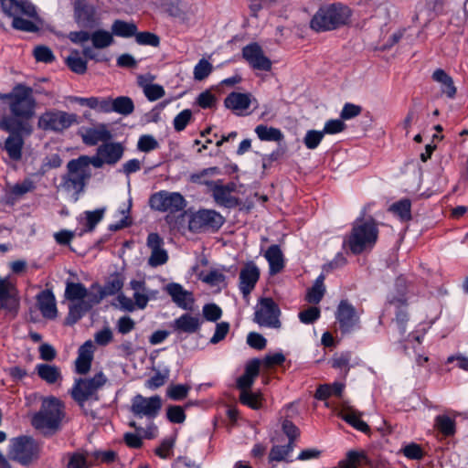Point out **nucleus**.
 Segmentation results:
<instances>
[{
	"instance_id": "nucleus-1",
	"label": "nucleus",
	"mask_w": 468,
	"mask_h": 468,
	"mask_svg": "<svg viewBox=\"0 0 468 468\" xmlns=\"http://www.w3.org/2000/svg\"><path fill=\"white\" fill-rule=\"evenodd\" d=\"M1 100H7L11 116L0 120V128L5 132L15 133L25 130V122L34 117L36 100L33 89L23 84L16 85L7 94L0 95Z\"/></svg>"
},
{
	"instance_id": "nucleus-2",
	"label": "nucleus",
	"mask_w": 468,
	"mask_h": 468,
	"mask_svg": "<svg viewBox=\"0 0 468 468\" xmlns=\"http://www.w3.org/2000/svg\"><path fill=\"white\" fill-rule=\"evenodd\" d=\"M64 418V403L48 396L42 399L40 409L31 418V425L44 435H53L60 429Z\"/></svg>"
},
{
	"instance_id": "nucleus-3",
	"label": "nucleus",
	"mask_w": 468,
	"mask_h": 468,
	"mask_svg": "<svg viewBox=\"0 0 468 468\" xmlns=\"http://www.w3.org/2000/svg\"><path fill=\"white\" fill-rule=\"evenodd\" d=\"M378 236V226L373 218H358L353 224L346 242L354 254H359L367 249H371L375 245Z\"/></svg>"
},
{
	"instance_id": "nucleus-4",
	"label": "nucleus",
	"mask_w": 468,
	"mask_h": 468,
	"mask_svg": "<svg viewBox=\"0 0 468 468\" xmlns=\"http://www.w3.org/2000/svg\"><path fill=\"white\" fill-rule=\"evenodd\" d=\"M350 10L341 4H332L319 8L311 20V27L317 32L330 31L346 25Z\"/></svg>"
},
{
	"instance_id": "nucleus-5",
	"label": "nucleus",
	"mask_w": 468,
	"mask_h": 468,
	"mask_svg": "<svg viewBox=\"0 0 468 468\" xmlns=\"http://www.w3.org/2000/svg\"><path fill=\"white\" fill-rule=\"evenodd\" d=\"M5 14L13 17L12 27L15 29L34 32L37 26L30 20L37 16L36 7L26 0H0Z\"/></svg>"
},
{
	"instance_id": "nucleus-6",
	"label": "nucleus",
	"mask_w": 468,
	"mask_h": 468,
	"mask_svg": "<svg viewBox=\"0 0 468 468\" xmlns=\"http://www.w3.org/2000/svg\"><path fill=\"white\" fill-rule=\"evenodd\" d=\"M163 406L159 396L144 397L141 394L135 395L132 399L131 412L137 419H145L148 422L145 431L146 438H154L157 433V428L153 420L159 415Z\"/></svg>"
},
{
	"instance_id": "nucleus-7",
	"label": "nucleus",
	"mask_w": 468,
	"mask_h": 468,
	"mask_svg": "<svg viewBox=\"0 0 468 468\" xmlns=\"http://www.w3.org/2000/svg\"><path fill=\"white\" fill-rule=\"evenodd\" d=\"M39 452V443L30 436H20L10 441L8 457L22 465H28L36 461Z\"/></svg>"
},
{
	"instance_id": "nucleus-8",
	"label": "nucleus",
	"mask_w": 468,
	"mask_h": 468,
	"mask_svg": "<svg viewBox=\"0 0 468 468\" xmlns=\"http://www.w3.org/2000/svg\"><path fill=\"white\" fill-rule=\"evenodd\" d=\"M108 383V378L102 372H99L92 378H80L76 380L71 395L80 405L89 400H98V392Z\"/></svg>"
},
{
	"instance_id": "nucleus-9",
	"label": "nucleus",
	"mask_w": 468,
	"mask_h": 468,
	"mask_svg": "<svg viewBox=\"0 0 468 468\" xmlns=\"http://www.w3.org/2000/svg\"><path fill=\"white\" fill-rule=\"evenodd\" d=\"M77 122V115L60 110H48L43 112L37 122L39 129L61 133Z\"/></svg>"
},
{
	"instance_id": "nucleus-10",
	"label": "nucleus",
	"mask_w": 468,
	"mask_h": 468,
	"mask_svg": "<svg viewBox=\"0 0 468 468\" xmlns=\"http://www.w3.org/2000/svg\"><path fill=\"white\" fill-rule=\"evenodd\" d=\"M149 205L154 210L176 214L185 209L186 201L178 192L162 190L150 197Z\"/></svg>"
},
{
	"instance_id": "nucleus-11",
	"label": "nucleus",
	"mask_w": 468,
	"mask_h": 468,
	"mask_svg": "<svg viewBox=\"0 0 468 468\" xmlns=\"http://www.w3.org/2000/svg\"><path fill=\"white\" fill-rule=\"evenodd\" d=\"M225 219L222 215L213 209H199L191 214L188 221V229L193 232L207 230L216 231L221 228Z\"/></svg>"
},
{
	"instance_id": "nucleus-12",
	"label": "nucleus",
	"mask_w": 468,
	"mask_h": 468,
	"mask_svg": "<svg viewBox=\"0 0 468 468\" xmlns=\"http://www.w3.org/2000/svg\"><path fill=\"white\" fill-rule=\"evenodd\" d=\"M84 159H72L68 163L69 175L64 178V187L76 193L82 191L86 181L90 177V169L82 164Z\"/></svg>"
},
{
	"instance_id": "nucleus-13",
	"label": "nucleus",
	"mask_w": 468,
	"mask_h": 468,
	"mask_svg": "<svg viewBox=\"0 0 468 468\" xmlns=\"http://www.w3.org/2000/svg\"><path fill=\"white\" fill-rule=\"evenodd\" d=\"M280 309L271 298H262L256 306L254 321L261 326L280 328Z\"/></svg>"
},
{
	"instance_id": "nucleus-14",
	"label": "nucleus",
	"mask_w": 468,
	"mask_h": 468,
	"mask_svg": "<svg viewBox=\"0 0 468 468\" xmlns=\"http://www.w3.org/2000/svg\"><path fill=\"white\" fill-rule=\"evenodd\" d=\"M224 105L235 114L244 116L248 114L250 106H253V109L258 108L259 102L251 93L233 91L225 98Z\"/></svg>"
},
{
	"instance_id": "nucleus-15",
	"label": "nucleus",
	"mask_w": 468,
	"mask_h": 468,
	"mask_svg": "<svg viewBox=\"0 0 468 468\" xmlns=\"http://www.w3.org/2000/svg\"><path fill=\"white\" fill-rule=\"evenodd\" d=\"M242 57L249 65L257 70L269 71L271 69V61L264 55L261 46L251 43L242 48Z\"/></svg>"
},
{
	"instance_id": "nucleus-16",
	"label": "nucleus",
	"mask_w": 468,
	"mask_h": 468,
	"mask_svg": "<svg viewBox=\"0 0 468 468\" xmlns=\"http://www.w3.org/2000/svg\"><path fill=\"white\" fill-rule=\"evenodd\" d=\"M335 317L344 333L351 332L359 323V314L356 308L346 300L341 301L338 304Z\"/></svg>"
},
{
	"instance_id": "nucleus-17",
	"label": "nucleus",
	"mask_w": 468,
	"mask_h": 468,
	"mask_svg": "<svg viewBox=\"0 0 468 468\" xmlns=\"http://www.w3.org/2000/svg\"><path fill=\"white\" fill-rule=\"evenodd\" d=\"M129 286L133 292V298L138 309L144 310L149 301L157 299L158 291L149 289L144 279L132 280Z\"/></svg>"
},
{
	"instance_id": "nucleus-18",
	"label": "nucleus",
	"mask_w": 468,
	"mask_h": 468,
	"mask_svg": "<svg viewBox=\"0 0 468 468\" xmlns=\"http://www.w3.org/2000/svg\"><path fill=\"white\" fill-rule=\"evenodd\" d=\"M74 19L82 27H91L96 21V9L87 0H75Z\"/></svg>"
},
{
	"instance_id": "nucleus-19",
	"label": "nucleus",
	"mask_w": 468,
	"mask_h": 468,
	"mask_svg": "<svg viewBox=\"0 0 468 468\" xmlns=\"http://www.w3.org/2000/svg\"><path fill=\"white\" fill-rule=\"evenodd\" d=\"M164 240L157 233H150L147 237V246L151 250V255L148 259V264L152 267H157L165 264L168 261V254L163 249Z\"/></svg>"
},
{
	"instance_id": "nucleus-20",
	"label": "nucleus",
	"mask_w": 468,
	"mask_h": 468,
	"mask_svg": "<svg viewBox=\"0 0 468 468\" xmlns=\"http://www.w3.org/2000/svg\"><path fill=\"white\" fill-rule=\"evenodd\" d=\"M209 190L212 192L213 198L218 205L230 207L237 204L236 198L231 195L236 190L235 183L222 185L221 181L218 180L212 184Z\"/></svg>"
},
{
	"instance_id": "nucleus-21",
	"label": "nucleus",
	"mask_w": 468,
	"mask_h": 468,
	"mask_svg": "<svg viewBox=\"0 0 468 468\" xmlns=\"http://www.w3.org/2000/svg\"><path fill=\"white\" fill-rule=\"evenodd\" d=\"M260 278V269L252 261L248 262L239 272V290L244 297L249 296Z\"/></svg>"
},
{
	"instance_id": "nucleus-22",
	"label": "nucleus",
	"mask_w": 468,
	"mask_h": 468,
	"mask_svg": "<svg viewBox=\"0 0 468 468\" xmlns=\"http://www.w3.org/2000/svg\"><path fill=\"white\" fill-rule=\"evenodd\" d=\"M18 303L16 289L10 277H0V308L13 311Z\"/></svg>"
},
{
	"instance_id": "nucleus-23",
	"label": "nucleus",
	"mask_w": 468,
	"mask_h": 468,
	"mask_svg": "<svg viewBox=\"0 0 468 468\" xmlns=\"http://www.w3.org/2000/svg\"><path fill=\"white\" fill-rule=\"evenodd\" d=\"M173 302L180 308L187 311L193 309L195 299L193 293L184 289L179 283H169L165 288Z\"/></svg>"
},
{
	"instance_id": "nucleus-24",
	"label": "nucleus",
	"mask_w": 468,
	"mask_h": 468,
	"mask_svg": "<svg viewBox=\"0 0 468 468\" xmlns=\"http://www.w3.org/2000/svg\"><path fill=\"white\" fill-rule=\"evenodd\" d=\"M361 415L362 414L359 411L349 406L346 402H342L338 411V416L356 430L362 432H367L369 431V427L360 419Z\"/></svg>"
},
{
	"instance_id": "nucleus-25",
	"label": "nucleus",
	"mask_w": 468,
	"mask_h": 468,
	"mask_svg": "<svg viewBox=\"0 0 468 468\" xmlns=\"http://www.w3.org/2000/svg\"><path fill=\"white\" fill-rule=\"evenodd\" d=\"M38 309L47 319H55L58 314L56 299L53 292L49 290L40 292L37 296Z\"/></svg>"
},
{
	"instance_id": "nucleus-26",
	"label": "nucleus",
	"mask_w": 468,
	"mask_h": 468,
	"mask_svg": "<svg viewBox=\"0 0 468 468\" xmlns=\"http://www.w3.org/2000/svg\"><path fill=\"white\" fill-rule=\"evenodd\" d=\"M201 321L198 316H194L190 314H184L178 318L175 319L171 324V327L175 332L194 334L200 328Z\"/></svg>"
},
{
	"instance_id": "nucleus-27",
	"label": "nucleus",
	"mask_w": 468,
	"mask_h": 468,
	"mask_svg": "<svg viewBox=\"0 0 468 468\" xmlns=\"http://www.w3.org/2000/svg\"><path fill=\"white\" fill-rule=\"evenodd\" d=\"M260 366L261 361L259 359H253L247 363L244 374L237 379V387L240 392L250 390L255 378L259 375Z\"/></svg>"
},
{
	"instance_id": "nucleus-28",
	"label": "nucleus",
	"mask_w": 468,
	"mask_h": 468,
	"mask_svg": "<svg viewBox=\"0 0 468 468\" xmlns=\"http://www.w3.org/2000/svg\"><path fill=\"white\" fill-rule=\"evenodd\" d=\"M82 141L87 145H96L102 142H108L112 138V133L101 124L96 127L86 129L81 134Z\"/></svg>"
},
{
	"instance_id": "nucleus-29",
	"label": "nucleus",
	"mask_w": 468,
	"mask_h": 468,
	"mask_svg": "<svg viewBox=\"0 0 468 468\" xmlns=\"http://www.w3.org/2000/svg\"><path fill=\"white\" fill-rule=\"evenodd\" d=\"M98 154H101L106 165H113L118 163L123 154V147L120 143L105 142L98 147Z\"/></svg>"
},
{
	"instance_id": "nucleus-30",
	"label": "nucleus",
	"mask_w": 468,
	"mask_h": 468,
	"mask_svg": "<svg viewBox=\"0 0 468 468\" xmlns=\"http://www.w3.org/2000/svg\"><path fill=\"white\" fill-rule=\"evenodd\" d=\"M264 256L269 262L271 274H276L283 269V255L278 245L270 246Z\"/></svg>"
},
{
	"instance_id": "nucleus-31",
	"label": "nucleus",
	"mask_w": 468,
	"mask_h": 468,
	"mask_svg": "<svg viewBox=\"0 0 468 468\" xmlns=\"http://www.w3.org/2000/svg\"><path fill=\"white\" fill-rule=\"evenodd\" d=\"M432 80L441 85V91L447 97L452 99L456 94V87L454 86L452 78L443 69H438L432 73Z\"/></svg>"
},
{
	"instance_id": "nucleus-32",
	"label": "nucleus",
	"mask_w": 468,
	"mask_h": 468,
	"mask_svg": "<svg viewBox=\"0 0 468 468\" xmlns=\"http://www.w3.org/2000/svg\"><path fill=\"white\" fill-rule=\"evenodd\" d=\"M36 370L39 378L48 384H55L62 378L60 369L55 365L38 364Z\"/></svg>"
},
{
	"instance_id": "nucleus-33",
	"label": "nucleus",
	"mask_w": 468,
	"mask_h": 468,
	"mask_svg": "<svg viewBox=\"0 0 468 468\" xmlns=\"http://www.w3.org/2000/svg\"><path fill=\"white\" fill-rule=\"evenodd\" d=\"M134 110V104L131 98L120 96L115 99L110 98V112H116L122 115H129Z\"/></svg>"
},
{
	"instance_id": "nucleus-34",
	"label": "nucleus",
	"mask_w": 468,
	"mask_h": 468,
	"mask_svg": "<svg viewBox=\"0 0 468 468\" xmlns=\"http://www.w3.org/2000/svg\"><path fill=\"white\" fill-rule=\"evenodd\" d=\"M104 208L93 211H85L83 217L80 218V224L83 225V232L92 231L96 225L103 218Z\"/></svg>"
},
{
	"instance_id": "nucleus-35",
	"label": "nucleus",
	"mask_w": 468,
	"mask_h": 468,
	"mask_svg": "<svg viewBox=\"0 0 468 468\" xmlns=\"http://www.w3.org/2000/svg\"><path fill=\"white\" fill-rule=\"evenodd\" d=\"M124 280L120 274L112 275L101 289V296L96 301L99 303L105 296H111L118 293L123 287Z\"/></svg>"
},
{
	"instance_id": "nucleus-36",
	"label": "nucleus",
	"mask_w": 468,
	"mask_h": 468,
	"mask_svg": "<svg viewBox=\"0 0 468 468\" xmlns=\"http://www.w3.org/2000/svg\"><path fill=\"white\" fill-rule=\"evenodd\" d=\"M255 133L261 141L280 142L283 139L282 131L278 128L260 124L255 128Z\"/></svg>"
},
{
	"instance_id": "nucleus-37",
	"label": "nucleus",
	"mask_w": 468,
	"mask_h": 468,
	"mask_svg": "<svg viewBox=\"0 0 468 468\" xmlns=\"http://www.w3.org/2000/svg\"><path fill=\"white\" fill-rule=\"evenodd\" d=\"M23 139L20 135H10L7 137L5 148L13 160H19L22 155Z\"/></svg>"
},
{
	"instance_id": "nucleus-38",
	"label": "nucleus",
	"mask_w": 468,
	"mask_h": 468,
	"mask_svg": "<svg viewBox=\"0 0 468 468\" xmlns=\"http://www.w3.org/2000/svg\"><path fill=\"white\" fill-rule=\"evenodd\" d=\"M292 442H288L286 445H274L270 452L269 460L270 462H292L289 459L290 454L294 449Z\"/></svg>"
},
{
	"instance_id": "nucleus-39",
	"label": "nucleus",
	"mask_w": 468,
	"mask_h": 468,
	"mask_svg": "<svg viewBox=\"0 0 468 468\" xmlns=\"http://www.w3.org/2000/svg\"><path fill=\"white\" fill-rule=\"evenodd\" d=\"M219 174V169L216 166L203 169L198 173L192 174L190 176V181L195 184L205 185L210 189L212 184L216 181L209 180V177Z\"/></svg>"
},
{
	"instance_id": "nucleus-40",
	"label": "nucleus",
	"mask_w": 468,
	"mask_h": 468,
	"mask_svg": "<svg viewBox=\"0 0 468 468\" xmlns=\"http://www.w3.org/2000/svg\"><path fill=\"white\" fill-rule=\"evenodd\" d=\"M389 211L398 216L400 220L408 221L411 218V202L409 198H403L393 203Z\"/></svg>"
},
{
	"instance_id": "nucleus-41",
	"label": "nucleus",
	"mask_w": 468,
	"mask_h": 468,
	"mask_svg": "<svg viewBox=\"0 0 468 468\" xmlns=\"http://www.w3.org/2000/svg\"><path fill=\"white\" fill-rule=\"evenodd\" d=\"M65 295L71 302L85 301L88 296V291L85 286L80 282H68L65 290Z\"/></svg>"
},
{
	"instance_id": "nucleus-42",
	"label": "nucleus",
	"mask_w": 468,
	"mask_h": 468,
	"mask_svg": "<svg viewBox=\"0 0 468 468\" xmlns=\"http://www.w3.org/2000/svg\"><path fill=\"white\" fill-rule=\"evenodd\" d=\"M324 274H320L314 285L309 289L308 292H307V295H306V300L311 303H318L324 292H325V286L324 284Z\"/></svg>"
},
{
	"instance_id": "nucleus-43",
	"label": "nucleus",
	"mask_w": 468,
	"mask_h": 468,
	"mask_svg": "<svg viewBox=\"0 0 468 468\" xmlns=\"http://www.w3.org/2000/svg\"><path fill=\"white\" fill-rule=\"evenodd\" d=\"M137 27L133 23H128L122 20H115L112 26V34L122 37H130L135 36Z\"/></svg>"
},
{
	"instance_id": "nucleus-44",
	"label": "nucleus",
	"mask_w": 468,
	"mask_h": 468,
	"mask_svg": "<svg viewBox=\"0 0 468 468\" xmlns=\"http://www.w3.org/2000/svg\"><path fill=\"white\" fill-rule=\"evenodd\" d=\"M90 41L93 48H105L113 43V37L111 32L99 29L90 34Z\"/></svg>"
},
{
	"instance_id": "nucleus-45",
	"label": "nucleus",
	"mask_w": 468,
	"mask_h": 468,
	"mask_svg": "<svg viewBox=\"0 0 468 468\" xmlns=\"http://www.w3.org/2000/svg\"><path fill=\"white\" fill-rule=\"evenodd\" d=\"M90 307L91 305L86 301H78L69 304L68 323L75 324L86 312L90 310Z\"/></svg>"
},
{
	"instance_id": "nucleus-46",
	"label": "nucleus",
	"mask_w": 468,
	"mask_h": 468,
	"mask_svg": "<svg viewBox=\"0 0 468 468\" xmlns=\"http://www.w3.org/2000/svg\"><path fill=\"white\" fill-rule=\"evenodd\" d=\"M239 400L242 404L253 409L259 410L262 407V395L261 392H252L245 390L240 392Z\"/></svg>"
},
{
	"instance_id": "nucleus-47",
	"label": "nucleus",
	"mask_w": 468,
	"mask_h": 468,
	"mask_svg": "<svg viewBox=\"0 0 468 468\" xmlns=\"http://www.w3.org/2000/svg\"><path fill=\"white\" fill-rule=\"evenodd\" d=\"M66 63L68 67L77 74H84L87 70V62L80 56L77 50L70 53L66 59Z\"/></svg>"
},
{
	"instance_id": "nucleus-48",
	"label": "nucleus",
	"mask_w": 468,
	"mask_h": 468,
	"mask_svg": "<svg viewBox=\"0 0 468 468\" xmlns=\"http://www.w3.org/2000/svg\"><path fill=\"white\" fill-rule=\"evenodd\" d=\"M396 288L398 291V296L390 294L388 298L389 304H394L398 308H400L405 304L406 298V281L403 277H399L396 280Z\"/></svg>"
},
{
	"instance_id": "nucleus-49",
	"label": "nucleus",
	"mask_w": 468,
	"mask_h": 468,
	"mask_svg": "<svg viewBox=\"0 0 468 468\" xmlns=\"http://www.w3.org/2000/svg\"><path fill=\"white\" fill-rule=\"evenodd\" d=\"M435 427L444 435L452 436L455 432V422L446 415H439L435 419Z\"/></svg>"
},
{
	"instance_id": "nucleus-50",
	"label": "nucleus",
	"mask_w": 468,
	"mask_h": 468,
	"mask_svg": "<svg viewBox=\"0 0 468 468\" xmlns=\"http://www.w3.org/2000/svg\"><path fill=\"white\" fill-rule=\"evenodd\" d=\"M213 66L206 58L200 59L194 68V79L196 80H203L212 72Z\"/></svg>"
},
{
	"instance_id": "nucleus-51",
	"label": "nucleus",
	"mask_w": 468,
	"mask_h": 468,
	"mask_svg": "<svg viewBox=\"0 0 468 468\" xmlns=\"http://www.w3.org/2000/svg\"><path fill=\"white\" fill-rule=\"evenodd\" d=\"M324 134L322 131L309 130L303 137V144L307 149L314 150L318 147Z\"/></svg>"
},
{
	"instance_id": "nucleus-52",
	"label": "nucleus",
	"mask_w": 468,
	"mask_h": 468,
	"mask_svg": "<svg viewBox=\"0 0 468 468\" xmlns=\"http://www.w3.org/2000/svg\"><path fill=\"white\" fill-rule=\"evenodd\" d=\"M66 468H89L87 458L81 452L68 453Z\"/></svg>"
},
{
	"instance_id": "nucleus-53",
	"label": "nucleus",
	"mask_w": 468,
	"mask_h": 468,
	"mask_svg": "<svg viewBox=\"0 0 468 468\" xmlns=\"http://www.w3.org/2000/svg\"><path fill=\"white\" fill-rule=\"evenodd\" d=\"M199 279L211 286H218L224 282L225 276L218 271H211L207 273L201 272L199 273Z\"/></svg>"
},
{
	"instance_id": "nucleus-54",
	"label": "nucleus",
	"mask_w": 468,
	"mask_h": 468,
	"mask_svg": "<svg viewBox=\"0 0 468 468\" xmlns=\"http://www.w3.org/2000/svg\"><path fill=\"white\" fill-rule=\"evenodd\" d=\"M190 388L188 385H172L167 388V396L173 400H181L187 396Z\"/></svg>"
},
{
	"instance_id": "nucleus-55",
	"label": "nucleus",
	"mask_w": 468,
	"mask_h": 468,
	"mask_svg": "<svg viewBox=\"0 0 468 468\" xmlns=\"http://www.w3.org/2000/svg\"><path fill=\"white\" fill-rule=\"evenodd\" d=\"M159 147V144L153 135L144 134L142 135L137 143L138 150L148 153L155 150Z\"/></svg>"
},
{
	"instance_id": "nucleus-56",
	"label": "nucleus",
	"mask_w": 468,
	"mask_h": 468,
	"mask_svg": "<svg viewBox=\"0 0 468 468\" xmlns=\"http://www.w3.org/2000/svg\"><path fill=\"white\" fill-rule=\"evenodd\" d=\"M89 108L99 112L109 113L110 97H90Z\"/></svg>"
},
{
	"instance_id": "nucleus-57",
	"label": "nucleus",
	"mask_w": 468,
	"mask_h": 468,
	"mask_svg": "<svg viewBox=\"0 0 468 468\" xmlns=\"http://www.w3.org/2000/svg\"><path fill=\"white\" fill-rule=\"evenodd\" d=\"M197 103L202 109H211L216 106L217 98L210 90H205L197 96Z\"/></svg>"
},
{
	"instance_id": "nucleus-58",
	"label": "nucleus",
	"mask_w": 468,
	"mask_h": 468,
	"mask_svg": "<svg viewBox=\"0 0 468 468\" xmlns=\"http://www.w3.org/2000/svg\"><path fill=\"white\" fill-rule=\"evenodd\" d=\"M136 42L140 45L157 47L160 43L159 37L151 32L135 33Z\"/></svg>"
},
{
	"instance_id": "nucleus-59",
	"label": "nucleus",
	"mask_w": 468,
	"mask_h": 468,
	"mask_svg": "<svg viewBox=\"0 0 468 468\" xmlns=\"http://www.w3.org/2000/svg\"><path fill=\"white\" fill-rule=\"evenodd\" d=\"M144 93L149 101H154L165 95V90L158 84H146L144 85Z\"/></svg>"
},
{
	"instance_id": "nucleus-60",
	"label": "nucleus",
	"mask_w": 468,
	"mask_h": 468,
	"mask_svg": "<svg viewBox=\"0 0 468 468\" xmlns=\"http://www.w3.org/2000/svg\"><path fill=\"white\" fill-rule=\"evenodd\" d=\"M366 459L363 452L349 451L346 453V458L340 462L339 465H348L358 468L362 460Z\"/></svg>"
},
{
	"instance_id": "nucleus-61",
	"label": "nucleus",
	"mask_w": 468,
	"mask_h": 468,
	"mask_svg": "<svg viewBox=\"0 0 468 468\" xmlns=\"http://www.w3.org/2000/svg\"><path fill=\"white\" fill-rule=\"evenodd\" d=\"M203 315L206 320L210 322L218 321L222 314L221 309L215 303H207L203 306Z\"/></svg>"
},
{
	"instance_id": "nucleus-62",
	"label": "nucleus",
	"mask_w": 468,
	"mask_h": 468,
	"mask_svg": "<svg viewBox=\"0 0 468 468\" xmlns=\"http://www.w3.org/2000/svg\"><path fill=\"white\" fill-rule=\"evenodd\" d=\"M192 112L186 109L179 112L174 119V128L177 132L183 131L191 120Z\"/></svg>"
},
{
	"instance_id": "nucleus-63",
	"label": "nucleus",
	"mask_w": 468,
	"mask_h": 468,
	"mask_svg": "<svg viewBox=\"0 0 468 468\" xmlns=\"http://www.w3.org/2000/svg\"><path fill=\"white\" fill-rule=\"evenodd\" d=\"M34 56L37 61L45 63H50L55 58L51 49L45 46L36 47L34 49Z\"/></svg>"
},
{
	"instance_id": "nucleus-64",
	"label": "nucleus",
	"mask_w": 468,
	"mask_h": 468,
	"mask_svg": "<svg viewBox=\"0 0 468 468\" xmlns=\"http://www.w3.org/2000/svg\"><path fill=\"white\" fill-rule=\"evenodd\" d=\"M298 316L302 323L306 324H313L320 317V310L317 307L312 306L300 312Z\"/></svg>"
}]
</instances>
